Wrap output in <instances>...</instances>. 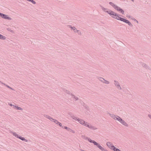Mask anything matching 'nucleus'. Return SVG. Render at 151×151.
<instances>
[{"instance_id":"obj_28","label":"nucleus","mask_w":151,"mask_h":151,"mask_svg":"<svg viewBox=\"0 0 151 151\" xmlns=\"http://www.w3.org/2000/svg\"><path fill=\"white\" fill-rule=\"evenodd\" d=\"M123 120L120 117H119V120H118V121H119L121 123L122 122Z\"/></svg>"},{"instance_id":"obj_19","label":"nucleus","mask_w":151,"mask_h":151,"mask_svg":"<svg viewBox=\"0 0 151 151\" xmlns=\"http://www.w3.org/2000/svg\"><path fill=\"white\" fill-rule=\"evenodd\" d=\"M0 39L4 40L6 39V37L5 36L0 34Z\"/></svg>"},{"instance_id":"obj_3","label":"nucleus","mask_w":151,"mask_h":151,"mask_svg":"<svg viewBox=\"0 0 151 151\" xmlns=\"http://www.w3.org/2000/svg\"><path fill=\"white\" fill-rule=\"evenodd\" d=\"M70 117L76 121H78V122L82 125L84 126L86 123H87V122H85L84 120L78 118L77 117H76L72 114L70 115Z\"/></svg>"},{"instance_id":"obj_8","label":"nucleus","mask_w":151,"mask_h":151,"mask_svg":"<svg viewBox=\"0 0 151 151\" xmlns=\"http://www.w3.org/2000/svg\"><path fill=\"white\" fill-rule=\"evenodd\" d=\"M114 84L117 88L119 90H121L122 88L119 82L116 81H114Z\"/></svg>"},{"instance_id":"obj_14","label":"nucleus","mask_w":151,"mask_h":151,"mask_svg":"<svg viewBox=\"0 0 151 151\" xmlns=\"http://www.w3.org/2000/svg\"><path fill=\"white\" fill-rule=\"evenodd\" d=\"M44 116L45 117L49 119L51 121L52 120H53V118H52L51 116H50L48 115H44Z\"/></svg>"},{"instance_id":"obj_10","label":"nucleus","mask_w":151,"mask_h":151,"mask_svg":"<svg viewBox=\"0 0 151 151\" xmlns=\"http://www.w3.org/2000/svg\"><path fill=\"white\" fill-rule=\"evenodd\" d=\"M142 66L144 68H146V69H148L150 70H151V69L150 68L149 66L146 64L145 63H142Z\"/></svg>"},{"instance_id":"obj_6","label":"nucleus","mask_w":151,"mask_h":151,"mask_svg":"<svg viewBox=\"0 0 151 151\" xmlns=\"http://www.w3.org/2000/svg\"><path fill=\"white\" fill-rule=\"evenodd\" d=\"M0 17H1L2 18L5 19H8L9 20H12V19L10 17H9L7 15L3 14L1 13H0Z\"/></svg>"},{"instance_id":"obj_26","label":"nucleus","mask_w":151,"mask_h":151,"mask_svg":"<svg viewBox=\"0 0 151 151\" xmlns=\"http://www.w3.org/2000/svg\"><path fill=\"white\" fill-rule=\"evenodd\" d=\"M76 32L77 33L80 35H81L82 34L81 32L79 30H77L76 31Z\"/></svg>"},{"instance_id":"obj_2","label":"nucleus","mask_w":151,"mask_h":151,"mask_svg":"<svg viewBox=\"0 0 151 151\" xmlns=\"http://www.w3.org/2000/svg\"><path fill=\"white\" fill-rule=\"evenodd\" d=\"M70 117L76 121H78V122L82 125L84 126L86 123H87V122H85L84 120L78 118L77 117H76L72 114L70 115Z\"/></svg>"},{"instance_id":"obj_5","label":"nucleus","mask_w":151,"mask_h":151,"mask_svg":"<svg viewBox=\"0 0 151 151\" xmlns=\"http://www.w3.org/2000/svg\"><path fill=\"white\" fill-rule=\"evenodd\" d=\"M85 126L88 127L91 129L95 130L97 129V128L96 127L92 125L91 124L88 123L87 122V123H86L85 125Z\"/></svg>"},{"instance_id":"obj_33","label":"nucleus","mask_w":151,"mask_h":151,"mask_svg":"<svg viewBox=\"0 0 151 151\" xmlns=\"http://www.w3.org/2000/svg\"><path fill=\"white\" fill-rule=\"evenodd\" d=\"M114 151H121L120 150H119V149L116 148V149H114Z\"/></svg>"},{"instance_id":"obj_11","label":"nucleus","mask_w":151,"mask_h":151,"mask_svg":"<svg viewBox=\"0 0 151 151\" xmlns=\"http://www.w3.org/2000/svg\"><path fill=\"white\" fill-rule=\"evenodd\" d=\"M95 145H96L97 146V147L98 148H99L102 151L104 148V147H103L101 146L99 143H97V142L96 143Z\"/></svg>"},{"instance_id":"obj_27","label":"nucleus","mask_w":151,"mask_h":151,"mask_svg":"<svg viewBox=\"0 0 151 151\" xmlns=\"http://www.w3.org/2000/svg\"><path fill=\"white\" fill-rule=\"evenodd\" d=\"M109 81H107V80H105L104 79V82L103 83H105V84H109Z\"/></svg>"},{"instance_id":"obj_32","label":"nucleus","mask_w":151,"mask_h":151,"mask_svg":"<svg viewBox=\"0 0 151 151\" xmlns=\"http://www.w3.org/2000/svg\"><path fill=\"white\" fill-rule=\"evenodd\" d=\"M69 131L70 132H72L73 133H75V131L74 130H73L72 129H70V130Z\"/></svg>"},{"instance_id":"obj_36","label":"nucleus","mask_w":151,"mask_h":151,"mask_svg":"<svg viewBox=\"0 0 151 151\" xmlns=\"http://www.w3.org/2000/svg\"><path fill=\"white\" fill-rule=\"evenodd\" d=\"M148 116L149 117V118L151 119V115L150 114H148Z\"/></svg>"},{"instance_id":"obj_41","label":"nucleus","mask_w":151,"mask_h":151,"mask_svg":"<svg viewBox=\"0 0 151 151\" xmlns=\"http://www.w3.org/2000/svg\"><path fill=\"white\" fill-rule=\"evenodd\" d=\"M133 20H134V21H135L136 22V21L137 20L136 19H133Z\"/></svg>"},{"instance_id":"obj_38","label":"nucleus","mask_w":151,"mask_h":151,"mask_svg":"<svg viewBox=\"0 0 151 151\" xmlns=\"http://www.w3.org/2000/svg\"><path fill=\"white\" fill-rule=\"evenodd\" d=\"M82 138L84 139L86 137L84 135H82L81 136Z\"/></svg>"},{"instance_id":"obj_9","label":"nucleus","mask_w":151,"mask_h":151,"mask_svg":"<svg viewBox=\"0 0 151 151\" xmlns=\"http://www.w3.org/2000/svg\"><path fill=\"white\" fill-rule=\"evenodd\" d=\"M115 9L117 10L119 12H121L122 14H124V11L121 9L120 7H119L118 6H117L116 8H115Z\"/></svg>"},{"instance_id":"obj_31","label":"nucleus","mask_w":151,"mask_h":151,"mask_svg":"<svg viewBox=\"0 0 151 151\" xmlns=\"http://www.w3.org/2000/svg\"><path fill=\"white\" fill-rule=\"evenodd\" d=\"M60 127H62V124L60 122H58V124H57Z\"/></svg>"},{"instance_id":"obj_15","label":"nucleus","mask_w":151,"mask_h":151,"mask_svg":"<svg viewBox=\"0 0 151 151\" xmlns=\"http://www.w3.org/2000/svg\"><path fill=\"white\" fill-rule=\"evenodd\" d=\"M97 78L98 80H99L102 83H104V79L102 77H97Z\"/></svg>"},{"instance_id":"obj_20","label":"nucleus","mask_w":151,"mask_h":151,"mask_svg":"<svg viewBox=\"0 0 151 151\" xmlns=\"http://www.w3.org/2000/svg\"><path fill=\"white\" fill-rule=\"evenodd\" d=\"M4 85L11 90H14H14L13 88H12V87H11L7 85H6V84H4Z\"/></svg>"},{"instance_id":"obj_21","label":"nucleus","mask_w":151,"mask_h":151,"mask_svg":"<svg viewBox=\"0 0 151 151\" xmlns=\"http://www.w3.org/2000/svg\"><path fill=\"white\" fill-rule=\"evenodd\" d=\"M4 85L11 90H14H14L13 88H12V87H11L7 85H6V84H4Z\"/></svg>"},{"instance_id":"obj_30","label":"nucleus","mask_w":151,"mask_h":151,"mask_svg":"<svg viewBox=\"0 0 151 151\" xmlns=\"http://www.w3.org/2000/svg\"><path fill=\"white\" fill-rule=\"evenodd\" d=\"M9 105L11 106H13L14 107V108H15V106H16V105H12V104H10V103L9 104Z\"/></svg>"},{"instance_id":"obj_7","label":"nucleus","mask_w":151,"mask_h":151,"mask_svg":"<svg viewBox=\"0 0 151 151\" xmlns=\"http://www.w3.org/2000/svg\"><path fill=\"white\" fill-rule=\"evenodd\" d=\"M106 145L109 148L113 150H114V149H116V147L114 145H112V144L110 142H107L106 143Z\"/></svg>"},{"instance_id":"obj_1","label":"nucleus","mask_w":151,"mask_h":151,"mask_svg":"<svg viewBox=\"0 0 151 151\" xmlns=\"http://www.w3.org/2000/svg\"><path fill=\"white\" fill-rule=\"evenodd\" d=\"M101 6V9L104 12L109 14L113 18L118 20H120L121 21H122L127 24H128L131 27H132L133 26L132 24L129 21L124 18L119 17V16H120V15L117 14L116 13L111 10L108 9L107 8H105L103 6Z\"/></svg>"},{"instance_id":"obj_24","label":"nucleus","mask_w":151,"mask_h":151,"mask_svg":"<svg viewBox=\"0 0 151 151\" xmlns=\"http://www.w3.org/2000/svg\"><path fill=\"white\" fill-rule=\"evenodd\" d=\"M15 108H17V110H23V109L22 108L20 107H18L17 106H15Z\"/></svg>"},{"instance_id":"obj_35","label":"nucleus","mask_w":151,"mask_h":151,"mask_svg":"<svg viewBox=\"0 0 151 151\" xmlns=\"http://www.w3.org/2000/svg\"><path fill=\"white\" fill-rule=\"evenodd\" d=\"M102 151H108L106 149L104 148L103 149V150H102Z\"/></svg>"},{"instance_id":"obj_34","label":"nucleus","mask_w":151,"mask_h":151,"mask_svg":"<svg viewBox=\"0 0 151 151\" xmlns=\"http://www.w3.org/2000/svg\"><path fill=\"white\" fill-rule=\"evenodd\" d=\"M66 92L68 94H69L70 93V92L68 90H66Z\"/></svg>"},{"instance_id":"obj_42","label":"nucleus","mask_w":151,"mask_h":151,"mask_svg":"<svg viewBox=\"0 0 151 151\" xmlns=\"http://www.w3.org/2000/svg\"><path fill=\"white\" fill-rule=\"evenodd\" d=\"M129 17V18H131V19H132V18H131V16H129L128 17Z\"/></svg>"},{"instance_id":"obj_4","label":"nucleus","mask_w":151,"mask_h":151,"mask_svg":"<svg viewBox=\"0 0 151 151\" xmlns=\"http://www.w3.org/2000/svg\"><path fill=\"white\" fill-rule=\"evenodd\" d=\"M12 133L13 134V135L14 136H15L16 137L19 138V139H21V140L22 141H24L25 142H27L28 141L24 137H22L21 136H19V135L17 134L16 133L12 132Z\"/></svg>"},{"instance_id":"obj_37","label":"nucleus","mask_w":151,"mask_h":151,"mask_svg":"<svg viewBox=\"0 0 151 151\" xmlns=\"http://www.w3.org/2000/svg\"><path fill=\"white\" fill-rule=\"evenodd\" d=\"M82 138L84 139L86 137L84 135H82L81 136Z\"/></svg>"},{"instance_id":"obj_18","label":"nucleus","mask_w":151,"mask_h":151,"mask_svg":"<svg viewBox=\"0 0 151 151\" xmlns=\"http://www.w3.org/2000/svg\"><path fill=\"white\" fill-rule=\"evenodd\" d=\"M88 141L91 142V143H93L94 145H95L96 143V142H95V141L94 140H92L90 138H88Z\"/></svg>"},{"instance_id":"obj_13","label":"nucleus","mask_w":151,"mask_h":151,"mask_svg":"<svg viewBox=\"0 0 151 151\" xmlns=\"http://www.w3.org/2000/svg\"><path fill=\"white\" fill-rule=\"evenodd\" d=\"M68 27L69 28H71V30H73L75 32H76L77 30L75 27H72L71 25H69Z\"/></svg>"},{"instance_id":"obj_17","label":"nucleus","mask_w":151,"mask_h":151,"mask_svg":"<svg viewBox=\"0 0 151 151\" xmlns=\"http://www.w3.org/2000/svg\"><path fill=\"white\" fill-rule=\"evenodd\" d=\"M109 4L111 6H112L115 9V8H116V6H117V5H116L115 4H114L113 3H112V2H109Z\"/></svg>"},{"instance_id":"obj_16","label":"nucleus","mask_w":151,"mask_h":151,"mask_svg":"<svg viewBox=\"0 0 151 151\" xmlns=\"http://www.w3.org/2000/svg\"><path fill=\"white\" fill-rule=\"evenodd\" d=\"M121 123L124 126L128 127V124L125 122L124 120Z\"/></svg>"},{"instance_id":"obj_44","label":"nucleus","mask_w":151,"mask_h":151,"mask_svg":"<svg viewBox=\"0 0 151 151\" xmlns=\"http://www.w3.org/2000/svg\"><path fill=\"white\" fill-rule=\"evenodd\" d=\"M133 2H134V0H131Z\"/></svg>"},{"instance_id":"obj_25","label":"nucleus","mask_w":151,"mask_h":151,"mask_svg":"<svg viewBox=\"0 0 151 151\" xmlns=\"http://www.w3.org/2000/svg\"><path fill=\"white\" fill-rule=\"evenodd\" d=\"M62 128L66 129L68 131H69L70 130V128L68 127H67L66 126H65L64 127H63V126H62Z\"/></svg>"},{"instance_id":"obj_29","label":"nucleus","mask_w":151,"mask_h":151,"mask_svg":"<svg viewBox=\"0 0 151 151\" xmlns=\"http://www.w3.org/2000/svg\"><path fill=\"white\" fill-rule=\"evenodd\" d=\"M120 117L118 116H116V117H115V119H114L115 120H119V117Z\"/></svg>"},{"instance_id":"obj_39","label":"nucleus","mask_w":151,"mask_h":151,"mask_svg":"<svg viewBox=\"0 0 151 151\" xmlns=\"http://www.w3.org/2000/svg\"><path fill=\"white\" fill-rule=\"evenodd\" d=\"M88 137H86L85 138V139H85V140H88Z\"/></svg>"},{"instance_id":"obj_23","label":"nucleus","mask_w":151,"mask_h":151,"mask_svg":"<svg viewBox=\"0 0 151 151\" xmlns=\"http://www.w3.org/2000/svg\"><path fill=\"white\" fill-rule=\"evenodd\" d=\"M51 121L55 122L57 124H58V122H59L58 120H56L55 119H53V120H52Z\"/></svg>"},{"instance_id":"obj_22","label":"nucleus","mask_w":151,"mask_h":151,"mask_svg":"<svg viewBox=\"0 0 151 151\" xmlns=\"http://www.w3.org/2000/svg\"><path fill=\"white\" fill-rule=\"evenodd\" d=\"M109 115L111 117L113 118L114 119L116 116L115 115H114L113 114H109Z\"/></svg>"},{"instance_id":"obj_40","label":"nucleus","mask_w":151,"mask_h":151,"mask_svg":"<svg viewBox=\"0 0 151 151\" xmlns=\"http://www.w3.org/2000/svg\"><path fill=\"white\" fill-rule=\"evenodd\" d=\"M0 83L2 84H3L4 85V84H5L4 83H3V82H2L1 81H0Z\"/></svg>"},{"instance_id":"obj_43","label":"nucleus","mask_w":151,"mask_h":151,"mask_svg":"<svg viewBox=\"0 0 151 151\" xmlns=\"http://www.w3.org/2000/svg\"><path fill=\"white\" fill-rule=\"evenodd\" d=\"M136 22L137 23H138V22L137 20L136 21Z\"/></svg>"},{"instance_id":"obj_12","label":"nucleus","mask_w":151,"mask_h":151,"mask_svg":"<svg viewBox=\"0 0 151 151\" xmlns=\"http://www.w3.org/2000/svg\"><path fill=\"white\" fill-rule=\"evenodd\" d=\"M72 96V98L75 101H77L79 99V98L78 97L74 95H73L71 93L70 94Z\"/></svg>"}]
</instances>
